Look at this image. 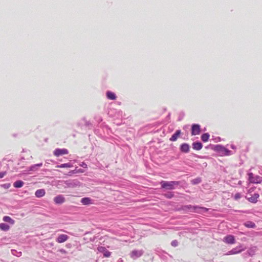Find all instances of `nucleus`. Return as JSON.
I'll list each match as a JSON object with an SVG mask.
<instances>
[{"label": "nucleus", "instance_id": "a878e982", "mask_svg": "<svg viewBox=\"0 0 262 262\" xmlns=\"http://www.w3.org/2000/svg\"><path fill=\"white\" fill-rule=\"evenodd\" d=\"M171 245L173 246V247H177L178 245V242L177 240H174L173 241L171 242Z\"/></svg>", "mask_w": 262, "mask_h": 262}, {"label": "nucleus", "instance_id": "bb28decb", "mask_svg": "<svg viewBox=\"0 0 262 262\" xmlns=\"http://www.w3.org/2000/svg\"><path fill=\"white\" fill-rule=\"evenodd\" d=\"M241 198V195L239 193H236L234 195V199L237 200Z\"/></svg>", "mask_w": 262, "mask_h": 262}, {"label": "nucleus", "instance_id": "1a4fd4ad", "mask_svg": "<svg viewBox=\"0 0 262 262\" xmlns=\"http://www.w3.org/2000/svg\"><path fill=\"white\" fill-rule=\"evenodd\" d=\"M223 242L229 244H233L235 243V238L234 236L228 235L223 238Z\"/></svg>", "mask_w": 262, "mask_h": 262}, {"label": "nucleus", "instance_id": "423d86ee", "mask_svg": "<svg viewBox=\"0 0 262 262\" xmlns=\"http://www.w3.org/2000/svg\"><path fill=\"white\" fill-rule=\"evenodd\" d=\"M143 254L142 250H134L130 253V256L133 259H136Z\"/></svg>", "mask_w": 262, "mask_h": 262}, {"label": "nucleus", "instance_id": "cd10ccee", "mask_svg": "<svg viewBox=\"0 0 262 262\" xmlns=\"http://www.w3.org/2000/svg\"><path fill=\"white\" fill-rule=\"evenodd\" d=\"M173 194L172 193H168L165 194V196L169 199L171 198L173 196Z\"/></svg>", "mask_w": 262, "mask_h": 262}, {"label": "nucleus", "instance_id": "2f4dec72", "mask_svg": "<svg viewBox=\"0 0 262 262\" xmlns=\"http://www.w3.org/2000/svg\"><path fill=\"white\" fill-rule=\"evenodd\" d=\"M82 166L84 167H86V165L85 164V163H83L82 165Z\"/></svg>", "mask_w": 262, "mask_h": 262}, {"label": "nucleus", "instance_id": "20e7f679", "mask_svg": "<svg viewBox=\"0 0 262 262\" xmlns=\"http://www.w3.org/2000/svg\"><path fill=\"white\" fill-rule=\"evenodd\" d=\"M69 151L68 149L65 148L60 149L56 148L53 151V154L56 157H59L60 156L67 155L68 154Z\"/></svg>", "mask_w": 262, "mask_h": 262}, {"label": "nucleus", "instance_id": "4be33fe9", "mask_svg": "<svg viewBox=\"0 0 262 262\" xmlns=\"http://www.w3.org/2000/svg\"><path fill=\"white\" fill-rule=\"evenodd\" d=\"M209 137L210 135L209 134L205 133L201 136V139L203 142H206L208 141Z\"/></svg>", "mask_w": 262, "mask_h": 262}, {"label": "nucleus", "instance_id": "39448f33", "mask_svg": "<svg viewBox=\"0 0 262 262\" xmlns=\"http://www.w3.org/2000/svg\"><path fill=\"white\" fill-rule=\"evenodd\" d=\"M216 148V150L219 151L222 154V155L229 156L231 155V151L225 148L224 147L221 146H217Z\"/></svg>", "mask_w": 262, "mask_h": 262}, {"label": "nucleus", "instance_id": "c85d7f7f", "mask_svg": "<svg viewBox=\"0 0 262 262\" xmlns=\"http://www.w3.org/2000/svg\"><path fill=\"white\" fill-rule=\"evenodd\" d=\"M42 163H39V164H36V165H34L33 166H32L31 167L32 169L34 168L35 166H39V167H41L42 166Z\"/></svg>", "mask_w": 262, "mask_h": 262}, {"label": "nucleus", "instance_id": "6ab92c4d", "mask_svg": "<svg viewBox=\"0 0 262 262\" xmlns=\"http://www.w3.org/2000/svg\"><path fill=\"white\" fill-rule=\"evenodd\" d=\"M106 96L108 99L111 100H115L116 99L115 94L112 92H107L106 93Z\"/></svg>", "mask_w": 262, "mask_h": 262}, {"label": "nucleus", "instance_id": "f8f14e48", "mask_svg": "<svg viewBox=\"0 0 262 262\" xmlns=\"http://www.w3.org/2000/svg\"><path fill=\"white\" fill-rule=\"evenodd\" d=\"M81 203L84 205H89L93 204V200L88 197L81 199Z\"/></svg>", "mask_w": 262, "mask_h": 262}, {"label": "nucleus", "instance_id": "f3484780", "mask_svg": "<svg viewBox=\"0 0 262 262\" xmlns=\"http://www.w3.org/2000/svg\"><path fill=\"white\" fill-rule=\"evenodd\" d=\"M203 145L201 142H196L192 143V147L194 149L199 150L202 148Z\"/></svg>", "mask_w": 262, "mask_h": 262}, {"label": "nucleus", "instance_id": "b1692460", "mask_svg": "<svg viewBox=\"0 0 262 262\" xmlns=\"http://www.w3.org/2000/svg\"><path fill=\"white\" fill-rule=\"evenodd\" d=\"M245 226L248 228H255L256 227V225L254 223L252 222H247L245 223Z\"/></svg>", "mask_w": 262, "mask_h": 262}, {"label": "nucleus", "instance_id": "0eeeda50", "mask_svg": "<svg viewBox=\"0 0 262 262\" xmlns=\"http://www.w3.org/2000/svg\"><path fill=\"white\" fill-rule=\"evenodd\" d=\"M97 250L103 254V256L105 257H109L111 256V253L108 251L104 247L99 246L97 248Z\"/></svg>", "mask_w": 262, "mask_h": 262}, {"label": "nucleus", "instance_id": "aec40b11", "mask_svg": "<svg viewBox=\"0 0 262 262\" xmlns=\"http://www.w3.org/2000/svg\"><path fill=\"white\" fill-rule=\"evenodd\" d=\"M3 220L4 222H8L12 225L15 223L14 221L9 216H4Z\"/></svg>", "mask_w": 262, "mask_h": 262}, {"label": "nucleus", "instance_id": "2eb2a0df", "mask_svg": "<svg viewBox=\"0 0 262 262\" xmlns=\"http://www.w3.org/2000/svg\"><path fill=\"white\" fill-rule=\"evenodd\" d=\"M181 134V131L180 130H176L175 133L170 138V141H173V142L177 141V140L178 139V137H179Z\"/></svg>", "mask_w": 262, "mask_h": 262}, {"label": "nucleus", "instance_id": "a211bd4d", "mask_svg": "<svg viewBox=\"0 0 262 262\" xmlns=\"http://www.w3.org/2000/svg\"><path fill=\"white\" fill-rule=\"evenodd\" d=\"M24 184V182H23L22 181H20V180H18V181H15L13 183V186L15 188H20V187H23Z\"/></svg>", "mask_w": 262, "mask_h": 262}, {"label": "nucleus", "instance_id": "9b49d317", "mask_svg": "<svg viewBox=\"0 0 262 262\" xmlns=\"http://www.w3.org/2000/svg\"><path fill=\"white\" fill-rule=\"evenodd\" d=\"M68 239V236L66 234H60L56 238V242L58 243H62Z\"/></svg>", "mask_w": 262, "mask_h": 262}, {"label": "nucleus", "instance_id": "393cba45", "mask_svg": "<svg viewBox=\"0 0 262 262\" xmlns=\"http://www.w3.org/2000/svg\"><path fill=\"white\" fill-rule=\"evenodd\" d=\"M243 250V249H241L238 251H236V249H232V250H231L229 253L230 254H236V253H239L241 252V251H242Z\"/></svg>", "mask_w": 262, "mask_h": 262}, {"label": "nucleus", "instance_id": "c756f323", "mask_svg": "<svg viewBox=\"0 0 262 262\" xmlns=\"http://www.w3.org/2000/svg\"><path fill=\"white\" fill-rule=\"evenodd\" d=\"M6 174V172H0V178H3Z\"/></svg>", "mask_w": 262, "mask_h": 262}, {"label": "nucleus", "instance_id": "ddd939ff", "mask_svg": "<svg viewBox=\"0 0 262 262\" xmlns=\"http://www.w3.org/2000/svg\"><path fill=\"white\" fill-rule=\"evenodd\" d=\"M259 197L258 193H255L251 197L248 199V201L253 203H256L257 202V199Z\"/></svg>", "mask_w": 262, "mask_h": 262}, {"label": "nucleus", "instance_id": "5701e85b", "mask_svg": "<svg viewBox=\"0 0 262 262\" xmlns=\"http://www.w3.org/2000/svg\"><path fill=\"white\" fill-rule=\"evenodd\" d=\"M72 167V165L69 163L62 164L61 165L56 166V167H58V168H70Z\"/></svg>", "mask_w": 262, "mask_h": 262}, {"label": "nucleus", "instance_id": "4468645a", "mask_svg": "<svg viewBox=\"0 0 262 262\" xmlns=\"http://www.w3.org/2000/svg\"><path fill=\"white\" fill-rule=\"evenodd\" d=\"M190 147L187 143H183L181 145L180 150L183 152H188L189 151Z\"/></svg>", "mask_w": 262, "mask_h": 262}, {"label": "nucleus", "instance_id": "6e6552de", "mask_svg": "<svg viewBox=\"0 0 262 262\" xmlns=\"http://www.w3.org/2000/svg\"><path fill=\"white\" fill-rule=\"evenodd\" d=\"M201 132L200 126L199 124H193L191 127V135H199Z\"/></svg>", "mask_w": 262, "mask_h": 262}, {"label": "nucleus", "instance_id": "dca6fc26", "mask_svg": "<svg viewBox=\"0 0 262 262\" xmlns=\"http://www.w3.org/2000/svg\"><path fill=\"white\" fill-rule=\"evenodd\" d=\"M46 194L45 189H40L37 190L35 192V195L37 198H41L43 196Z\"/></svg>", "mask_w": 262, "mask_h": 262}, {"label": "nucleus", "instance_id": "7ed1b4c3", "mask_svg": "<svg viewBox=\"0 0 262 262\" xmlns=\"http://www.w3.org/2000/svg\"><path fill=\"white\" fill-rule=\"evenodd\" d=\"M249 180L252 183H261L262 182V177L259 176H254L252 173H250L248 174Z\"/></svg>", "mask_w": 262, "mask_h": 262}, {"label": "nucleus", "instance_id": "412c9836", "mask_svg": "<svg viewBox=\"0 0 262 262\" xmlns=\"http://www.w3.org/2000/svg\"><path fill=\"white\" fill-rule=\"evenodd\" d=\"M0 229L3 231H8L10 229V227L6 224L5 223H1L0 224Z\"/></svg>", "mask_w": 262, "mask_h": 262}, {"label": "nucleus", "instance_id": "9d476101", "mask_svg": "<svg viewBox=\"0 0 262 262\" xmlns=\"http://www.w3.org/2000/svg\"><path fill=\"white\" fill-rule=\"evenodd\" d=\"M54 201L56 204H60L65 202V198L61 195H58L54 198Z\"/></svg>", "mask_w": 262, "mask_h": 262}, {"label": "nucleus", "instance_id": "7c9ffc66", "mask_svg": "<svg viewBox=\"0 0 262 262\" xmlns=\"http://www.w3.org/2000/svg\"><path fill=\"white\" fill-rule=\"evenodd\" d=\"M195 180L196 181V183H199L201 182L200 179H196Z\"/></svg>", "mask_w": 262, "mask_h": 262}, {"label": "nucleus", "instance_id": "f03ea898", "mask_svg": "<svg viewBox=\"0 0 262 262\" xmlns=\"http://www.w3.org/2000/svg\"><path fill=\"white\" fill-rule=\"evenodd\" d=\"M162 188L167 190H172L174 189L176 186L179 185L180 183L178 181H162L160 183Z\"/></svg>", "mask_w": 262, "mask_h": 262}, {"label": "nucleus", "instance_id": "473e14b6", "mask_svg": "<svg viewBox=\"0 0 262 262\" xmlns=\"http://www.w3.org/2000/svg\"><path fill=\"white\" fill-rule=\"evenodd\" d=\"M61 252H62V253H66V251H65V250H61Z\"/></svg>", "mask_w": 262, "mask_h": 262}, {"label": "nucleus", "instance_id": "f257e3e1", "mask_svg": "<svg viewBox=\"0 0 262 262\" xmlns=\"http://www.w3.org/2000/svg\"><path fill=\"white\" fill-rule=\"evenodd\" d=\"M182 209L186 211L193 212L196 213H202L206 212L208 209L203 207L198 206H192L191 205H185L182 207Z\"/></svg>", "mask_w": 262, "mask_h": 262}]
</instances>
